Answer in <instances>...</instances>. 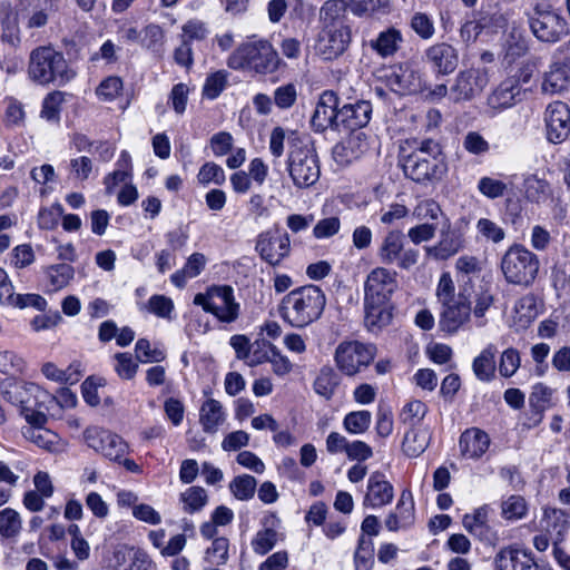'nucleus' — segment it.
<instances>
[{"mask_svg":"<svg viewBox=\"0 0 570 570\" xmlns=\"http://www.w3.org/2000/svg\"><path fill=\"white\" fill-rule=\"evenodd\" d=\"M22 531L20 513L12 508L0 511V538L2 540H17Z\"/></svg>","mask_w":570,"mask_h":570,"instance_id":"nucleus-39","label":"nucleus"},{"mask_svg":"<svg viewBox=\"0 0 570 570\" xmlns=\"http://www.w3.org/2000/svg\"><path fill=\"white\" fill-rule=\"evenodd\" d=\"M263 346H267L269 350L271 355L267 362L272 364L274 374L277 376L287 375L293 368V364L288 357L283 355L279 350L269 342H263Z\"/></svg>","mask_w":570,"mask_h":570,"instance_id":"nucleus-57","label":"nucleus"},{"mask_svg":"<svg viewBox=\"0 0 570 570\" xmlns=\"http://www.w3.org/2000/svg\"><path fill=\"white\" fill-rule=\"evenodd\" d=\"M524 194L532 203H544L551 196V188L547 180L531 175L524 179Z\"/></svg>","mask_w":570,"mask_h":570,"instance_id":"nucleus-41","label":"nucleus"},{"mask_svg":"<svg viewBox=\"0 0 570 570\" xmlns=\"http://www.w3.org/2000/svg\"><path fill=\"white\" fill-rule=\"evenodd\" d=\"M36 261L35 252L30 244L16 246L10 253V264L17 269H22Z\"/></svg>","mask_w":570,"mask_h":570,"instance_id":"nucleus-61","label":"nucleus"},{"mask_svg":"<svg viewBox=\"0 0 570 570\" xmlns=\"http://www.w3.org/2000/svg\"><path fill=\"white\" fill-rule=\"evenodd\" d=\"M364 324L372 333H377L387 326L392 320V311L389 303L364 301Z\"/></svg>","mask_w":570,"mask_h":570,"instance_id":"nucleus-31","label":"nucleus"},{"mask_svg":"<svg viewBox=\"0 0 570 570\" xmlns=\"http://www.w3.org/2000/svg\"><path fill=\"white\" fill-rule=\"evenodd\" d=\"M377 256L383 264H397L402 269H409L419 261V252L413 248L404 249V235L401 230H390L383 238Z\"/></svg>","mask_w":570,"mask_h":570,"instance_id":"nucleus-10","label":"nucleus"},{"mask_svg":"<svg viewBox=\"0 0 570 570\" xmlns=\"http://www.w3.org/2000/svg\"><path fill=\"white\" fill-rule=\"evenodd\" d=\"M521 94L519 80L514 77L503 80L487 99L488 107L497 112L511 108L515 105L517 98Z\"/></svg>","mask_w":570,"mask_h":570,"instance_id":"nucleus-26","label":"nucleus"},{"mask_svg":"<svg viewBox=\"0 0 570 570\" xmlns=\"http://www.w3.org/2000/svg\"><path fill=\"white\" fill-rule=\"evenodd\" d=\"M529 23L533 35L544 42H556L567 33L566 21L549 6L537 4Z\"/></svg>","mask_w":570,"mask_h":570,"instance_id":"nucleus-11","label":"nucleus"},{"mask_svg":"<svg viewBox=\"0 0 570 570\" xmlns=\"http://www.w3.org/2000/svg\"><path fill=\"white\" fill-rule=\"evenodd\" d=\"M225 421V413L219 401L208 399L199 410V423L204 432L214 434Z\"/></svg>","mask_w":570,"mask_h":570,"instance_id":"nucleus-34","label":"nucleus"},{"mask_svg":"<svg viewBox=\"0 0 570 570\" xmlns=\"http://www.w3.org/2000/svg\"><path fill=\"white\" fill-rule=\"evenodd\" d=\"M521 365V356L517 348L508 347L500 356L499 373L502 377H512Z\"/></svg>","mask_w":570,"mask_h":570,"instance_id":"nucleus-48","label":"nucleus"},{"mask_svg":"<svg viewBox=\"0 0 570 570\" xmlns=\"http://www.w3.org/2000/svg\"><path fill=\"white\" fill-rule=\"evenodd\" d=\"M540 525L546 532L561 537L570 527V515L560 509H544Z\"/></svg>","mask_w":570,"mask_h":570,"instance_id":"nucleus-38","label":"nucleus"},{"mask_svg":"<svg viewBox=\"0 0 570 570\" xmlns=\"http://www.w3.org/2000/svg\"><path fill=\"white\" fill-rule=\"evenodd\" d=\"M406 177L416 183L441 180L448 171L442 148L433 139H423L402 163Z\"/></svg>","mask_w":570,"mask_h":570,"instance_id":"nucleus-4","label":"nucleus"},{"mask_svg":"<svg viewBox=\"0 0 570 570\" xmlns=\"http://www.w3.org/2000/svg\"><path fill=\"white\" fill-rule=\"evenodd\" d=\"M352 0H326L320 9V23L325 28H350L344 19Z\"/></svg>","mask_w":570,"mask_h":570,"instance_id":"nucleus-30","label":"nucleus"},{"mask_svg":"<svg viewBox=\"0 0 570 570\" xmlns=\"http://www.w3.org/2000/svg\"><path fill=\"white\" fill-rule=\"evenodd\" d=\"M207 259L202 253H194L185 263L181 269L176 271L171 276V283L178 287L183 288L189 278L197 277L205 268Z\"/></svg>","mask_w":570,"mask_h":570,"instance_id":"nucleus-36","label":"nucleus"},{"mask_svg":"<svg viewBox=\"0 0 570 570\" xmlns=\"http://www.w3.org/2000/svg\"><path fill=\"white\" fill-rule=\"evenodd\" d=\"M431 433L428 428H411L404 435L402 450L410 458L420 456L429 446Z\"/></svg>","mask_w":570,"mask_h":570,"instance_id":"nucleus-35","label":"nucleus"},{"mask_svg":"<svg viewBox=\"0 0 570 570\" xmlns=\"http://www.w3.org/2000/svg\"><path fill=\"white\" fill-rule=\"evenodd\" d=\"M478 190L489 199H497L505 195L508 185L500 179L484 176L478 181Z\"/></svg>","mask_w":570,"mask_h":570,"instance_id":"nucleus-52","label":"nucleus"},{"mask_svg":"<svg viewBox=\"0 0 570 570\" xmlns=\"http://www.w3.org/2000/svg\"><path fill=\"white\" fill-rule=\"evenodd\" d=\"M422 61L438 76L451 75L459 66V51L452 45L438 42L428 47Z\"/></svg>","mask_w":570,"mask_h":570,"instance_id":"nucleus-19","label":"nucleus"},{"mask_svg":"<svg viewBox=\"0 0 570 570\" xmlns=\"http://www.w3.org/2000/svg\"><path fill=\"white\" fill-rule=\"evenodd\" d=\"M497 346L489 343L472 362V371L481 382H491L495 377Z\"/></svg>","mask_w":570,"mask_h":570,"instance_id":"nucleus-32","label":"nucleus"},{"mask_svg":"<svg viewBox=\"0 0 570 570\" xmlns=\"http://www.w3.org/2000/svg\"><path fill=\"white\" fill-rule=\"evenodd\" d=\"M412 214L417 220H435L443 215L440 205L433 199H421Z\"/></svg>","mask_w":570,"mask_h":570,"instance_id":"nucleus-64","label":"nucleus"},{"mask_svg":"<svg viewBox=\"0 0 570 570\" xmlns=\"http://www.w3.org/2000/svg\"><path fill=\"white\" fill-rule=\"evenodd\" d=\"M351 39V28L321 27L315 39L314 51L324 60H334L346 51Z\"/></svg>","mask_w":570,"mask_h":570,"instance_id":"nucleus-15","label":"nucleus"},{"mask_svg":"<svg viewBox=\"0 0 570 570\" xmlns=\"http://www.w3.org/2000/svg\"><path fill=\"white\" fill-rule=\"evenodd\" d=\"M43 272L48 281L47 286L52 292L60 291L68 286L75 276L73 267L66 263L47 266Z\"/></svg>","mask_w":570,"mask_h":570,"instance_id":"nucleus-37","label":"nucleus"},{"mask_svg":"<svg viewBox=\"0 0 570 570\" xmlns=\"http://www.w3.org/2000/svg\"><path fill=\"white\" fill-rule=\"evenodd\" d=\"M478 233L488 242L500 243L505 237L504 229L489 218H480L476 223Z\"/></svg>","mask_w":570,"mask_h":570,"instance_id":"nucleus-58","label":"nucleus"},{"mask_svg":"<svg viewBox=\"0 0 570 570\" xmlns=\"http://www.w3.org/2000/svg\"><path fill=\"white\" fill-rule=\"evenodd\" d=\"M540 262L535 254L522 245H513L503 254L501 272L508 284L528 287L533 284Z\"/></svg>","mask_w":570,"mask_h":570,"instance_id":"nucleus-5","label":"nucleus"},{"mask_svg":"<svg viewBox=\"0 0 570 570\" xmlns=\"http://www.w3.org/2000/svg\"><path fill=\"white\" fill-rule=\"evenodd\" d=\"M470 301L464 294L459 293L456 301L442 305L440 330L448 334H455L470 321Z\"/></svg>","mask_w":570,"mask_h":570,"instance_id":"nucleus-20","label":"nucleus"},{"mask_svg":"<svg viewBox=\"0 0 570 570\" xmlns=\"http://www.w3.org/2000/svg\"><path fill=\"white\" fill-rule=\"evenodd\" d=\"M0 396L19 411H28L30 406L47 404L53 396L33 382L19 380L18 377H6L0 381Z\"/></svg>","mask_w":570,"mask_h":570,"instance_id":"nucleus-8","label":"nucleus"},{"mask_svg":"<svg viewBox=\"0 0 570 570\" xmlns=\"http://www.w3.org/2000/svg\"><path fill=\"white\" fill-rule=\"evenodd\" d=\"M287 171L296 188H308L317 183L321 165L313 146H294L287 157Z\"/></svg>","mask_w":570,"mask_h":570,"instance_id":"nucleus-7","label":"nucleus"},{"mask_svg":"<svg viewBox=\"0 0 570 570\" xmlns=\"http://www.w3.org/2000/svg\"><path fill=\"white\" fill-rule=\"evenodd\" d=\"M553 390L542 383L533 386L529 397L530 409L546 411L552 404Z\"/></svg>","mask_w":570,"mask_h":570,"instance_id":"nucleus-55","label":"nucleus"},{"mask_svg":"<svg viewBox=\"0 0 570 570\" xmlns=\"http://www.w3.org/2000/svg\"><path fill=\"white\" fill-rule=\"evenodd\" d=\"M135 352L137 360L141 363H159L166 358L165 352L159 348H151L149 341L146 338H139L137 341Z\"/></svg>","mask_w":570,"mask_h":570,"instance_id":"nucleus-59","label":"nucleus"},{"mask_svg":"<svg viewBox=\"0 0 570 570\" xmlns=\"http://www.w3.org/2000/svg\"><path fill=\"white\" fill-rule=\"evenodd\" d=\"M490 446L489 435L478 429L471 428L465 430L459 440V448L462 456L466 459H479L481 458Z\"/></svg>","mask_w":570,"mask_h":570,"instance_id":"nucleus-28","label":"nucleus"},{"mask_svg":"<svg viewBox=\"0 0 570 570\" xmlns=\"http://www.w3.org/2000/svg\"><path fill=\"white\" fill-rule=\"evenodd\" d=\"M490 81L487 68H469L460 71L450 89L452 100L462 102L480 95Z\"/></svg>","mask_w":570,"mask_h":570,"instance_id":"nucleus-13","label":"nucleus"},{"mask_svg":"<svg viewBox=\"0 0 570 570\" xmlns=\"http://www.w3.org/2000/svg\"><path fill=\"white\" fill-rule=\"evenodd\" d=\"M394 488L382 472H373L367 480L364 505L373 509L382 508L392 502Z\"/></svg>","mask_w":570,"mask_h":570,"instance_id":"nucleus-25","label":"nucleus"},{"mask_svg":"<svg viewBox=\"0 0 570 570\" xmlns=\"http://www.w3.org/2000/svg\"><path fill=\"white\" fill-rule=\"evenodd\" d=\"M341 229V219L337 216H331L320 219L313 227V236L316 239H326L338 234Z\"/></svg>","mask_w":570,"mask_h":570,"instance_id":"nucleus-63","label":"nucleus"},{"mask_svg":"<svg viewBox=\"0 0 570 570\" xmlns=\"http://www.w3.org/2000/svg\"><path fill=\"white\" fill-rule=\"evenodd\" d=\"M338 97L332 90L324 91L317 101L312 116V125L316 130L323 131L327 128L338 130Z\"/></svg>","mask_w":570,"mask_h":570,"instance_id":"nucleus-22","label":"nucleus"},{"mask_svg":"<svg viewBox=\"0 0 570 570\" xmlns=\"http://www.w3.org/2000/svg\"><path fill=\"white\" fill-rule=\"evenodd\" d=\"M546 137L551 144H561L570 135V108L566 102L553 101L544 110Z\"/></svg>","mask_w":570,"mask_h":570,"instance_id":"nucleus-17","label":"nucleus"},{"mask_svg":"<svg viewBox=\"0 0 570 570\" xmlns=\"http://www.w3.org/2000/svg\"><path fill=\"white\" fill-rule=\"evenodd\" d=\"M525 500L520 495H511L501 503V515L505 520H519L527 513Z\"/></svg>","mask_w":570,"mask_h":570,"instance_id":"nucleus-51","label":"nucleus"},{"mask_svg":"<svg viewBox=\"0 0 570 570\" xmlns=\"http://www.w3.org/2000/svg\"><path fill=\"white\" fill-rule=\"evenodd\" d=\"M194 304L202 306L222 323H234L240 314V304L236 301L234 289L229 285H214L205 293L194 297Z\"/></svg>","mask_w":570,"mask_h":570,"instance_id":"nucleus-6","label":"nucleus"},{"mask_svg":"<svg viewBox=\"0 0 570 570\" xmlns=\"http://www.w3.org/2000/svg\"><path fill=\"white\" fill-rule=\"evenodd\" d=\"M227 83V73L223 70L216 71L206 78L203 87V95L208 99L217 98L225 89Z\"/></svg>","mask_w":570,"mask_h":570,"instance_id":"nucleus-62","label":"nucleus"},{"mask_svg":"<svg viewBox=\"0 0 570 570\" xmlns=\"http://www.w3.org/2000/svg\"><path fill=\"white\" fill-rule=\"evenodd\" d=\"M325 305V293L316 285H305L283 297L281 315L292 326L305 327L321 317Z\"/></svg>","mask_w":570,"mask_h":570,"instance_id":"nucleus-1","label":"nucleus"},{"mask_svg":"<svg viewBox=\"0 0 570 570\" xmlns=\"http://www.w3.org/2000/svg\"><path fill=\"white\" fill-rule=\"evenodd\" d=\"M255 250L262 261L273 267L281 266L291 254V238L287 233L278 230L263 232L257 236Z\"/></svg>","mask_w":570,"mask_h":570,"instance_id":"nucleus-12","label":"nucleus"},{"mask_svg":"<svg viewBox=\"0 0 570 570\" xmlns=\"http://www.w3.org/2000/svg\"><path fill=\"white\" fill-rule=\"evenodd\" d=\"M428 413V405L420 400H413L404 405L400 414L402 423L414 428Z\"/></svg>","mask_w":570,"mask_h":570,"instance_id":"nucleus-47","label":"nucleus"},{"mask_svg":"<svg viewBox=\"0 0 570 570\" xmlns=\"http://www.w3.org/2000/svg\"><path fill=\"white\" fill-rule=\"evenodd\" d=\"M27 368L26 361L13 351L0 352V373L7 377H17L24 373Z\"/></svg>","mask_w":570,"mask_h":570,"instance_id":"nucleus-42","label":"nucleus"},{"mask_svg":"<svg viewBox=\"0 0 570 570\" xmlns=\"http://www.w3.org/2000/svg\"><path fill=\"white\" fill-rule=\"evenodd\" d=\"M463 243L462 234L448 225L442 228L439 243L425 247V250L430 257L436 261H445L454 256L463 247Z\"/></svg>","mask_w":570,"mask_h":570,"instance_id":"nucleus-27","label":"nucleus"},{"mask_svg":"<svg viewBox=\"0 0 570 570\" xmlns=\"http://www.w3.org/2000/svg\"><path fill=\"white\" fill-rule=\"evenodd\" d=\"M495 570H551L537 563L531 552L517 548L505 547L494 558Z\"/></svg>","mask_w":570,"mask_h":570,"instance_id":"nucleus-21","label":"nucleus"},{"mask_svg":"<svg viewBox=\"0 0 570 570\" xmlns=\"http://www.w3.org/2000/svg\"><path fill=\"white\" fill-rule=\"evenodd\" d=\"M23 436L36 444L37 446L49 451L56 452L59 450V436L55 432L45 428H26Z\"/></svg>","mask_w":570,"mask_h":570,"instance_id":"nucleus-40","label":"nucleus"},{"mask_svg":"<svg viewBox=\"0 0 570 570\" xmlns=\"http://www.w3.org/2000/svg\"><path fill=\"white\" fill-rule=\"evenodd\" d=\"M372 115V105L370 101L360 100L355 104H346L338 110V130L346 129L352 132L365 127Z\"/></svg>","mask_w":570,"mask_h":570,"instance_id":"nucleus-24","label":"nucleus"},{"mask_svg":"<svg viewBox=\"0 0 570 570\" xmlns=\"http://www.w3.org/2000/svg\"><path fill=\"white\" fill-rule=\"evenodd\" d=\"M256 479L248 474L236 476L229 484L232 493L238 500H248L255 493Z\"/></svg>","mask_w":570,"mask_h":570,"instance_id":"nucleus-49","label":"nucleus"},{"mask_svg":"<svg viewBox=\"0 0 570 570\" xmlns=\"http://www.w3.org/2000/svg\"><path fill=\"white\" fill-rule=\"evenodd\" d=\"M394 512L406 528L414 523V501L410 490L402 491Z\"/></svg>","mask_w":570,"mask_h":570,"instance_id":"nucleus-53","label":"nucleus"},{"mask_svg":"<svg viewBox=\"0 0 570 570\" xmlns=\"http://www.w3.org/2000/svg\"><path fill=\"white\" fill-rule=\"evenodd\" d=\"M27 72L30 80L41 86H65L76 77L63 53L51 46H40L30 52Z\"/></svg>","mask_w":570,"mask_h":570,"instance_id":"nucleus-3","label":"nucleus"},{"mask_svg":"<svg viewBox=\"0 0 570 570\" xmlns=\"http://www.w3.org/2000/svg\"><path fill=\"white\" fill-rule=\"evenodd\" d=\"M397 287L396 272L385 267H375L370 272L364 283V301L390 303Z\"/></svg>","mask_w":570,"mask_h":570,"instance_id":"nucleus-16","label":"nucleus"},{"mask_svg":"<svg viewBox=\"0 0 570 570\" xmlns=\"http://www.w3.org/2000/svg\"><path fill=\"white\" fill-rule=\"evenodd\" d=\"M115 360V371L120 379L129 381L136 376L138 364L130 353H117Z\"/></svg>","mask_w":570,"mask_h":570,"instance_id":"nucleus-60","label":"nucleus"},{"mask_svg":"<svg viewBox=\"0 0 570 570\" xmlns=\"http://www.w3.org/2000/svg\"><path fill=\"white\" fill-rule=\"evenodd\" d=\"M337 385L338 377L334 370L331 367H323L315 379L314 391L318 395L330 400L333 396Z\"/></svg>","mask_w":570,"mask_h":570,"instance_id":"nucleus-44","label":"nucleus"},{"mask_svg":"<svg viewBox=\"0 0 570 570\" xmlns=\"http://www.w3.org/2000/svg\"><path fill=\"white\" fill-rule=\"evenodd\" d=\"M279 65V55L272 42L255 37L240 43L227 59L230 69L259 76L274 73Z\"/></svg>","mask_w":570,"mask_h":570,"instance_id":"nucleus-2","label":"nucleus"},{"mask_svg":"<svg viewBox=\"0 0 570 570\" xmlns=\"http://www.w3.org/2000/svg\"><path fill=\"white\" fill-rule=\"evenodd\" d=\"M228 540L224 537L216 538L205 551L204 561L210 566L225 564L228 559Z\"/></svg>","mask_w":570,"mask_h":570,"instance_id":"nucleus-46","label":"nucleus"},{"mask_svg":"<svg viewBox=\"0 0 570 570\" xmlns=\"http://www.w3.org/2000/svg\"><path fill=\"white\" fill-rule=\"evenodd\" d=\"M83 440L89 448L111 461L120 462L127 451V444L120 436L99 426L87 428Z\"/></svg>","mask_w":570,"mask_h":570,"instance_id":"nucleus-14","label":"nucleus"},{"mask_svg":"<svg viewBox=\"0 0 570 570\" xmlns=\"http://www.w3.org/2000/svg\"><path fill=\"white\" fill-rule=\"evenodd\" d=\"M278 540V533L272 528H266L256 533L252 541V548L257 554L268 553L276 544Z\"/></svg>","mask_w":570,"mask_h":570,"instance_id":"nucleus-54","label":"nucleus"},{"mask_svg":"<svg viewBox=\"0 0 570 570\" xmlns=\"http://www.w3.org/2000/svg\"><path fill=\"white\" fill-rule=\"evenodd\" d=\"M371 422L372 414L368 411H354L345 415L343 426L351 434H362L368 430Z\"/></svg>","mask_w":570,"mask_h":570,"instance_id":"nucleus-45","label":"nucleus"},{"mask_svg":"<svg viewBox=\"0 0 570 570\" xmlns=\"http://www.w3.org/2000/svg\"><path fill=\"white\" fill-rule=\"evenodd\" d=\"M376 347L358 341L342 342L335 351L337 367L346 375H354L374 360Z\"/></svg>","mask_w":570,"mask_h":570,"instance_id":"nucleus-9","label":"nucleus"},{"mask_svg":"<svg viewBox=\"0 0 570 570\" xmlns=\"http://www.w3.org/2000/svg\"><path fill=\"white\" fill-rule=\"evenodd\" d=\"M183 509L187 513H195L200 511L208 501V495L205 489L200 487H190L180 494Z\"/></svg>","mask_w":570,"mask_h":570,"instance_id":"nucleus-43","label":"nucleus"},{"mask_svg":"<svg viewBox=\"0 0 570 570\" xmlns=\"http://www.w3.org/2000/svg\"><path fill=\"white\" fill-rule=\"evenodd\" d=\"M403 42V36L394 27L381 31L377 37L370 41V47L380 57L387 58L394 56Z\"/></svg>","mask_w":570,"mask_h":570,"instance_id":"nucleus-33","label":"nucleus"},{"mask_svg":"<svg viewBox=\"0 0 570 570\" xmlns=\"http://www.w3.org/2000/svg\"><path fill=\"white\" fill-rule=\"evenodd\" d=\"M386 82L394 92L401 95L419 94L428 89L422 73L409 62L393 67L386 75Z\"/></svg>","mask_w":570,"mask_h":570,"instance_id":"nucleus-18","label":"nucleus"},{"mask_svg":"<svg viewBox=\"0 0 570 570\" xmlns=\"http://www.w3.org/2000/svg\"><path fill=\"white\" fill-rule=\"evenodd\" d=\"M65 101L61 91H53L46 96L42 101L41 117L48 121L59 120L60 107Z\"/></svg>","mask_w":570,"mask_h":570,"instance_id":"nucleus-56","label":"nucleus"},{"mask_svg":"<svg viewBox=\"0 0 570 570\" xmlns=\"http://www.w3.org/2000/svg\"><path fill=\"white\" fill-rule=\"evenodd\" d=\"M368 149L364 132H351L333 148V158L341 166H347L362 157Z\"/></svg>","mask_w":570,"mask_h":570,"instance_id":"nucleus-23","label":"nucleus"},{"mask_svg":"<svg viewBox=\"0 0 570 570\" xmlns=\"http://www.w3.org/2000/svg\"><path fill=\"white\" fill-rule=\"evenodd\" d=\"M570 85V67L562 62H553L542 75L541 90L547 95H557L567 90Z\"/></svg>","mask_w":570,"mask_h":570,"instance_id":"nucleus-29","label":"nucleus"},{"mask_svg":"<svg viewBox=\"0 0 570 570\" xmlns=\"http://www.w3.org/2000/svg\"><path fill=\"white\" fill-rule=\"evenodd\" d=\"M197 180L203 186H207L209 184H215L219 186L225 183L226 175L224 169L219 165L213 161H208L205 163L199 168V171L197 174Z\"/></svg>","mask_w":570,"mask_h":570,"instance_id":"nucleus-50","label":"nucleus"}]
</instances>
